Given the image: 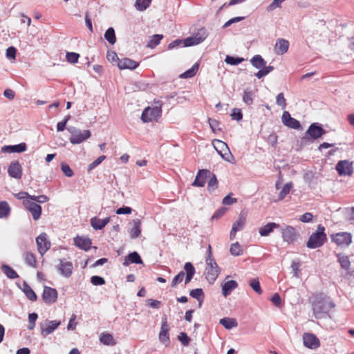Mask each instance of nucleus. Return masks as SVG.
Segmentation results:
<instances>
[{"mask_svg":"<svg viewBox=\"0 0 354 354\" xmlns=\"http://www.w3.org/2000/svg\"><path fill=\"white\" fill-rule=\"evenodd\" d=\"M304 345L310 349H317L320 346V341L315 335L310 333H305L303 335Z\"/></svg>","mask_w":354,"mask_h":354,"instance_id":"2eb2a0df","label":"nucleus"},{"mask_svg":"<svg viewBox=\"0 0 354 354\" xmlns=\"http://www.w3.org/2000/svg\"><path fill=\"white\" fill-rule=\"evenodd\" d=\"M91 282L94 286H101L105 284L104 279L100 276L97 275L91 277Z\"/></svg>","mask_w":354,"mask_h":354,"instance_id":"680f3d73","label":"nucleus"},{"mask_svg":"<svg viewBox=\"0 0 354 354\" xmlns=\"http://www.w3.org/2000/svg\"><path fill=\"white\" fill-rule=\"evenodd\" d=\"M37 317H38V315L35 313L29 314V315H28V322L29 323H28V329L32 330L35 328V322H36Z\"/></svg>","mask_w":354,"mask_h":354,"instance_id":"bf43d9fd","label":"nucleus"},{"mask_svg":"<svg viewBox=\"0 0 354 354\" xmlns=\"http://www.w3.org/2000/svg\"><path fill=\"white\" fill-rule=\"evenodd\" d=\"M56 268L59 274L64 277L68 278L73 273V266L71 261L59 259V264Z\"/></svg>","mask_w":354,"mask_h":354,"instance_id":"dca6fc26","label":"nucleus"},{"mask_svg":"<svg viewBox=\"0 0 354 354\" xmlns=\"http://www.w3.org/2000/svg\"><path fill=\"white\" fill-rule=\"evenodd\" d=\"M139 66V63L134 60L125 57L121 59L118 62V66L120 69H136Z\"/></svg>","mask_w":354,"mask_h":354,"instance_id":"5701e85b","label":"nucleus"},{"mask_svg":"<svg viewBox=\"0 0 354 354\" xmlns=\"http://www.w3.org/2000/svg\"><path fill=\"white\" fill-rule=\"evenodd\" d=\"M74 245L84 250H88L91 248V240L89 238L76 236L74 238Z\"/></svg>","mask_w":354,"mask_h":354,"instance_id":"b1692460","label":"nucleus"},{"mask_svg":"<svg viewBox=\"0 0 354 354\" xmlns=\"http://www.w3.org/2000/svg\"><path fill=\"white\" fill-rule=\"evenodd\" d=\"M251 288L259 295L262 293V290L260 286V283L258 279H252L250 282Z\"/></svg>","mask_w":354,"mask_h":354,"instance_id":"5fc2aeb1","label":"nucleus"},{"mask_svg":"<svg viewBox=\"0 0 354 354\" xmlns=\"http://www.w3.org/2000/svg\"><path fill=\"white\" fill-rule=\"evenodd\" d=\"M38 252L44 255L50 248L51 243L46 233L43 232L36 238Z\"/></svg>","mask_w":354,"mask_h":354,"instance_id":"9b49d317","label":"nucleus"},{"mask_svg":"<svg viewBox=\"0 0 354 354\" xmlns=\"http://www.w3.org/2000/svg\"><path fill=\"white\" fill-rule=\"evenodd\" d=\"M337 261L339 263L341 268L344 270H348L351 266L348 257L342 254H337Z\"/></svg>","mask_w":354,"mask_h":354,"instance_id":"e433bc0d","label":"nucleus"},{"mask_svg":"<svg viewBox=\"0 0 354 354\" xmlns=\"http://www.w3.org/2000/svg\"><path fill=\"white\" fill-rule=\"evenodd\" d=\"M208 36V32L205 28H200L192 37L183 39L184 46H192L202 43Z\"/></svg>","mask_w":354,"mask_h":354,"instance_id":"423d86ee","label":"nucleus"},{"mask_svg":"<svg viewBox=\"0 0 354 354\" xmlns=\"http://www.w3.org/2000/svg\"><path fill=\"white\" fill-rule=\"evenodd\" d=\"M244 58L227 55L225 62L230 65L236 66L244 61Z\"/></svg>","mask_w":354,"mask_h":354,"instance_id":"de8ad7c7","label":"nucleus"},{"mask_svg":"<svg viewBox=\"0 0 354 354\" xmlns=\"http://www.w3.org/2000/svg\"><path fill=\"white\" fill-rule=\"evenodd\" d=\"M189 295L198 300L199 302V306H201L202 302L204 299V292L202 288H196L190 291Z\"/></svg>","mask_w":354,"mask_h":354,"instance_id":"58836bf2","label":"nucleus"},{"mask_svg":"<svg viewBox=\"0 0 354 354\" xmlns=\"http://www.w3.org/2000/svg\"><path fill=\"white\" fill-rule=\"evenodd\" d=\"M8 173L12 178L20 179L22 176V167L18 161H12L8 167Z\"/></svg>","mask_w":354,"mask_h":354,"instance_id":"aec40b11","label":"nucleus"},{"mask_svg":"<svg viewBox=\"0 0 354 354\" xmlns=\"http://www.w3.org/2000/svg\"><path fill=\"white\" fill-rule=\"evenodd\" d=\"M250 62L254 67L260 70H262V68L265 66V64H266V62L259 55H254L250 59Z\"/></svg>","mask_w":354,"mask_h":354,"instance_id":"473e14b6","label":"nucleus"},{"mask_svg":"<svg viewBox=\"0 0 354 354\" xmlns=\"http://www.w3.org/2000/svg\"><path fill=\"white\" fill-rule=\"evenodd\" d=\"M178 339L185 346H188L191 342L190 337L187 335V333L184 332L180 333V334L178 336Z\"/></svg>","mask_w":354,"mask_h":354,"instance_id":"864d4df0","label":"nucleus"},{"mask_svg":"<svg viewBox=\"0 0 354 354\" xmlns=\"http://www.w3.org/2000/svg\"><path fill=\"white\" fill-rule=\"evenodd\" d=\"M226 209H227L223 207L219 208L214 213V214L212 216V219L216 220V219L220 218L223 215L225 214Z\"/></svg>","mask_w":354,"mask_h":354,"instance_id":"338daca9","label":"nucleus"},{"mask_svg":"<svg viewBox=\"0 0 354 354\" xmlns=\"http://www.w3.org/2000/svg\"><path fill=\"white\" fill-rule=\"evenodd\" d=\"M184 270L186 272L185 284H187L191 281L193 277L194 276L196 270L193 264L190 262L185 263V264L184 265Z\"/></svg>","mask_w":354,"mask_h":354,"instance_id":"7c9ffc66","label":"nucleus"},{"mask_svg":"<svg viewBox=\"0 0 354 354\" xmlns=\"http://www.w3.org/2000/svg\"><path fill=\"white\" fill-rule=\"evenodd\" d=\"M293 184L292 182L287 183L286 185H284L279 194L278 201L283 200L290 193Z\"/></svg>","mask_w":354,"mask_h":354,"instance_id":"a18cd8bd","label":"nucleus"},{"mask_svg":"<svg viewBox=\"0 0 354 354\" xmlns=\"http://www.w3.org/2000/svg\"><path fill=\"white\" fill-rule=\"evenodd\" d=\"M104 38L111 45H113L116 42V37L113 28L110 27L106 30L104 34Z\"/></svg>","mask_w":354,"mask_h":354,"instance_id":"a19ab883","label":"nucleus"},{"mask_svg":"<svg viewBox=\"0 0 354 354\" xmlns=\"http://www.w3.org/2000/svg\"><path fill=\"white\" fill-rule=\"evenodd\" d=\"M335 169L339 176H351L353 173V162L348 160H339Z\"/></svg>","mask_w":354,"mask_h":354,"instance_id":"f8f14e48","label":"nucleus"},{"mask_svg":"<svg viewBox=\"0 0 354 354\" xmlns=\"http://www.w3.org/2000/svg\"><path fill=\"white\" fill-rule=\"evenodd\" d=\"M207 252V257L206 258V268L205 270V274L209 283H213L218 277L221 272V269L212 257L210 245L208 246Z\"/></svg>","mask_w":354,"mask_h":354,"instance_id":"f03ea898","label":"nucleus"},{"mask_svg":"<svg viewBox=\"0 0 354 354\" xmlns=\"http://www.w3.org/2000/svg\"><path fill=\"white\" fill-rule=\"evenodd\" d=\"M10 207L8 202L0 201V218H7L10 214Z\"/></svg>","mask_w":354,"mask_h":354,"instance_id":"c9c22d12","label":"nucleus"},{"mask_svg":"<svg viewBox=\"0 0 354 354\" xmlns=\"http://www.w3.org/2000/svg\"><path fill=\"white\" fill-rule=\"evenodd\" d=\"M151 1L152 0H136L135 7L139 11H144L149 7Z\"/></svg>","mask_w":354,"mask_h":354,"instance_id":"37998d69","label":"nucleus"},{"mask_svg":"<svg viewBox=\"0 0 354 354\" xmlns=\"http://www.w3.org/2000/svg\"><path fill=\"white\" fill-rule=\"evenodd\" d=\"M275 228H281L280 225L271 222L260 227L259 232L261 236H267L272 232Z\"/></svg>","mask_w":354,"mask_h":354,"instance_id":"cd10ccee","label":"nucleus"},{"mask_svg":"<svg viewBox=\"0 0 354 354\" xmlns=\"http://www.w3.org/2000/svg\"><path fill=\"white\" fill-rule=\"evenodd\" d=\"M105 156H99L95 160L91 162L88 167V172H91L94 168L98 166L104 160H105Z\"/></svg>","mask_w":354,"mask_h":354,"instance_id":"052dcab7","label":"nucleus"},{"mask_svg":"<svg viewBox=\"0 0 354 354\" xmlns=\"http://www.w3.org/2000/svg\"><path fill=\"white\" fill-rule=\"evenodd\" d=\"M283 241L288 244L294 243L299 236L297 230L290 225H286L285 227L280 228Z\"/></svg>","mask_w":354,"mask_h":354,"instance_id":"6e6552de","label":"nucleus"},{"mask_svg":"<svg viewBox=\"0 0 354 354\" xmlns=\"http://www.w3.org/2000/svg\"><path fill=\"white\" fill-rule=\"evenodd\" d=\"M26 149V144L21 142L15 145H5L1 148V151L4 153H21L25 151Z\"/></svg>","mask_w":354,"mask_h":354,"instance_id":"4be33fe9","label":"nucleus"},{"mask_svg":"<svg viewBox=\"0 0 354 354\" xmlns=\"http://www.w3.org/2000/svg\"><path fill=\"white\" fill-rule=\"evenodd\" d=\"M23 204L26 209L28 210L32 214V218L35 221H37L40 218L42 211L40 205L29 199H25L23 201Z\"/></svg>","mask_w":354,"mask_h":354,"instance_id":"1a4fd4ad","label":"nucleus"},{"mask_svg":"<svg viewBox=\"0 0 354 354\" xmlns=\"http://www.w3.org/2000/svg\"><path fill=\"white\" fill-rule=\"evenodd\" d=\"M143 263L141 257L137 252L129 253L124 259V266H128L130 263L142 264Z\"/></svg>","mask_w":354,"mask_h":354,"instance_id":"a878e982","label":"nucleus"},{"mask_svg":"<svg viewBox=\"0 0 354 354\" xmlns=\"http://www.w3.org/2000/svg\"><path fill=\"white\" fill-rule=\"evenodd\" d=\"M29 200H31L32 201H35V203L38 204V203H46V202L48 201L49 198L46 195H39V196L30 195Z\"/></svg>","mask_w":354,"mask_h":354,"instance_id":"603ef678","label":"nucleus"},{"mask_svg":"<svg viewBox=\"0 0 354 354\" xmlns=\"http://www.w3.org/2000/svg\"><path fill=\"white\" fill-rule=\"evenodd\" d=\"M230 251L233 256H240L243 254V249L238 242L231 245Z\"/></svg>","mask_w":354,"mask_h":354,"instance_id":"8fccbe9b","label":"nucleus"},{"mask_svg":"<svg viewBox=\"0 0 354 354\" xmlns=\"http://www.w3.org/2000/svg\"><path fill=\"white\" fill-rule=\"evenodd\" d=\"M141 221L139 218H135L129 223L131 228L129 230L130 237L133 239L138 238L141 234Z\"/></svg>","mask_w":354,"mask_h":354,"instance_id":"412c9836","label":"nucleus"},{"mask_svg":"<svg viewBox=\"0 0 354 354\" xmlns=\"http://www.w3.org/2000/svg\"><path fill=\"white\" fill-rule=\"evenodd\" d=\"M209 180L207 183V189L209 192H212L218 187V180L215 174H212L209 177Z\"/></svg>","mask_w":354,"mask_h":354,"instance_id":"c03bdc74","label":"nucleus"},{"mask_svg":"<svg viewBox=\"0 0 354 354\" xmlns=\"http://www.w3.org/2000/svg\"><path fill=\"white\" fill-rule=\"evenodd\" d=\"M312 306L315 317L317 319L325 317L329 311L335 307L330 299L322 294L315 295L312 299Z\"/></svg>","mask_w":354,"mask_h":354,"instance_id":"f257e3e1","label":"nucleus"},{"mask_svg":"<svg viewBox=\"0 0 354 354\" xmlns=\"http://www.w3.org/2000/svg\"><path fill=\"white\" fill-rule=\"evenodd\" d=\"M21 290L24 292L26 297L30 301H35L37 299V296L26 281H23L22 286H19Z\"/></svg>","mask_w":354,"mask_h":354,"instance_id":"c756f323","label":"nucleus"},{"mask_svg":"<svg viewBox=\"0 0 354 354\" xmlns=\"http://www.w3.org/2000/svg\"><path fill=\"white\" fill-rule=\"evenodd\" d=\"M162 38V35H153L151 37V39L147 44V47L151 48H155L160 43V41Z\"/></svg>","mask_w":354,"mask_h":354,"instance_id":"49530a36","label":"nucleus"},{"mask_svg":"<svg viewBox=\"0 0 354 354\" xmlns=\"http://www.w3.org/2000/svg\"><path fill=\"white\" fill-rule=\"evenodd\" d=\"M100 341L104 345L113 346L115 344L113 335L109 333H102L100 337Z\"/></svg>","mask_w":354,"mask_h":354,"instance_id":"ea45409f","label":"nucleus"},{"mask_svg":"<svg viewBox=\"0 0 354 354\" xmlns=\"http://www.w3.org/2000/svg\"><path fill=\"white\" fill-rule=\"evenodd\" d=\"M333 242L339 246H348L352 242V236L348 232H339L330 236Z\"/></svg>","mask_w":354,"mask_h":354,"instance_id":"9d476101","label":"nucleus"},{"mask_svg":"<svg viewBox=\"0 0 354 354\" xmlns=\"http://www.w3.org/2000/svg\"><path fill=\"white\" fill-rule=\"evenodd\" d=\"M301 263L299 261L293 260L291 263V268L293 271V276L295 277H299V268H300Z\"/></svg>","mask_w":354,"mask_h":354,"instance_id":"4d7b16f0","label":"nucleus"},{"mask_svg":"<svg viewBox=\"0 0 354 354\" xmlns=\"http://www.w3.org/2000/svg\"><path fill=\"white\" fill-rule=\"evenodd\" d=\"M273 70H274L273 66H266V64H265V66L262 68V70H259L257 73H255V76L258 79H261L263 77L269 74Z\"/></svg>","mask_w":354,"mask_h":354,"instance_id":"3c124183","label":"nucleus"},{"mask_svg":"<svg viewBox=\"0 0 354 354\" xmlns=\"http://www.w3.org/2000/svg\"><path fill=\"white\" fill-rule=\"evenodd\" d=\"M326 133V131L322 128L321 124L318 122L313 123L301 138V142L302 144H307L310 140H317Z\"/></svg>","mask_w":354,"mask_h":354,"instance_id":"20e7f679","label":"nucleus"},{"mask_svg":"<svg viewBox=\"0 0 354 354\" xmlns=\"http://www.w3.org/2000/svg\"><path fill=\"white\" fill-rule=\"evenodd\" d=\"M185 273L184 271H180L172 280L171 287H176L177 284L181 283L185 277Z\"/></svg>","mask_w":354,"mask_h":354,"instance_id":"6e6d98bb","label":"nucleus"},{"mask_svg":"<svg viewBox=\"0 0 354 354\" xmlns=\"http://www.w3.org/2000/svg\"><path fill=\"white\" fill-rule=\"evenodd\" d=\"M289 48V41L285 39H278L275 46L274 51L277 55H283Z\"/></svg>","mask_w":354,"mask_h":354,"instance_id":"bb28decb","label":"nucleus"},{"mask_svg":"<svg viewBox=\"0 0 354 354\" xmlns=\"http://www.w3.org/2000/svg\"><path fill=\"white\" fill-rule=\"evenodd\" d=\"M211 174L212 172L209 170L199 169L196 176L195 180L192 183V186L199 187H204L207 178L209 177Z\"/></svg>","mask_w":354,"mask_h":354,"instance_id":"f3484780","label":"nucleus"},{"mask_svg":"<svg viewBox=\"0 0 354 354\" xmlns=\"http://www.w3.org/2000/svg\"><path fill=\"white\" fill-rule=\"evenodd\" d=\"M66 60L68 62H70L71 64H75L78 62L80 55L76 53L71 52V53H66Z\"/></svg>","mask_w":354,"mask_h":354,"instance_id":"13d9d810","label":"nucleus"},{"mask_svg":"<svg viewBox=\"0 0 354 354\" xmlns=\"http://www.w3.org/2000/svg\"><path fill=\"white\" fill-rule=\"evenodd\" d=\"M276 103L283 109L286 108V102L283 93H280L277 95L276 97Z\"/></svg>","mask_w":354,"mask_h":354,"instance_id":"0e129e2a","label":"nucleus"},{"mask_svg":"<svg viewBox=\"0 0 354 354\" xmlns=\"http://www.w3.org/2000/svg\"><path fill=\"white\" fill-rule=\"evenodd\" d=\"M219 323L227 330L237 326V322L234 318L224 317L220 319Z\"/></svg>","mask_w":354,"mask_h":354,"instance_id":"f704fd0d","label":"nucleus"},{"mask_svg":"<svg viewBox=\"0 0 354 354\" xmlns=\"http://www.w3.org/2000/svg\"><path fill=\"white\" fill-rule=\"evenodd\" d=\"M254 93L250 90H245L243 95V101L247 105H251L253 103Z\"/></svg>","mask_w":354,"mask_h":354,"instance_id":"09e8293b","label":"nucleus"},{"mask_svg":"<svg viewBox=\"0 0 354 354\" xmlns=\"http://www.w3.org/2000/svg\"><path fill=\"white\" fill-rule=\"evenodd\" d=\"M231 117L232 120H235L236 121L241 120L243 118V113L241 110L239 109H234L231 114Z\"/></svg>","mask_w":354,"mask_h":354,"instance_id":"69168bd1","label":"nucleus"},{"mask_svg":"<svg viewBox=\"0 0 354 354\" xmlns=\"http://www.w3.org/2000/svg\"><path fill=\"white\" fill-rule=\"evenodd\" d=\"M58 292L56 289L45 286L42 293V299L48 305L56 302Z\"/></svg>","mask_w":354,"mask_h":354,"instance_id":"4468645a","label":"nucleus"},{"mask_svg":"<svg viewBox=\"0 0 354 354\" xmlns=\"http://www.w3.org/2000/svg\"><path fill=\"white\" fill-rule=\"evenodd\" d=\"M209 124L214 132L221 130V128L219 127V122L218 120L209 118Z\"/></svg>","mask_w":354,"mask_h":354,"instance_id":"774afa93","label":"nucleus"},{"mask_svg":"<svg viewBox=\"0 0 354 354\" xmlns=\"http://www.w3.org/2000/svg\"><path fill=\"white\" fill-rule=\"evenodd\" d=\"M246 213L242 211L239 215L238 219L233 223L232 228H235L238 231L242 230L246 223Z\"/></svg>","mask_w":354,"mask_h":354,"instance_id":"2f4dec72","label":"nucleus"},{"mask_svg":"<svg viewBox=\"0 0 354 354\" xmlns=\"http://www.w3.org/2000/svg\"><path fill=\"white\" fill-rule=\"evenodd\" d=\"M61 324L60 321L57 320H46L44 322L40 323V328L41 330V334L44 337L53 333L59 326Z\"/></svg>","mask_w":354,"mask_h":354,"instance_id":"ddd939ff","label":"nucleus"},{"mask_svg":"<svg viewBox=\"0 0 354 354\" xmlns=\"http://www.w3.org/2000/svg\"><path fill=\"white\" fill-rule=\"evenodd\" d=\"M1 270L6 277L10 279H15L19 277L17 272L8 265H2Z\"/></svg>","mask_w":354,"mask_h":354,"instance_id":"4c0bfd02","label":"nucleus"},{"mask_svg":"<svg viewBox=\"0 0 354 354\" xmlns=\"http://www.w3.org/2000/svg\"><path fill=\"white\" fill-rule=\"evenodd\" d=\"M61 169L65 176L67 177H72L74 174L73 170L71 169L68 165L62 163L61 165Z\"/></svg>","mask_w":354,"mask_h":354,"instance_id":"e2e57ef3","label":"nucleus"},{"mask_svg":"<svg viewBox=\"0 0 354 354\" xmlns=\"http://www.w3.org/2000/svg\"><path fill=\"white\" fill-rule=\"evenodd\" d=\"M110 221V217L100 219L97 216L93 217L90 220L91 225L96 230H102Z\"/></svg>","mask_w":354,"mask_h":354,"instance_id":"393cba45","label":"nucleus"},{"mask_svg":"<svg viewBox=\"0 0 354 354\" xmlns=\"http://www.w3.org/2000/svg\"><path fill=\"white\" fill-rule=\"evenodd\" d=\"M281 120L283 124L289 128L293 129H299L301 128V124L299 121L291 117L288 111L283 112Z\"/></svg>","mask_w":354,"mask_h":354,"instance_id":"a211bd4d","label":"nucleus"},{"mask_svg":"<svg viewBox=\"0 0 354 354\" xmlns=\"http://www.w3.org/2000/svg\"><path fill=\"white\" fill-rule=\"evenodd\" d=\"M238 286V283L234 280H230L225 281L222 285V294L227 297L231 294V292L236 288Z\"/></svg>","mask_w":354,"mask_h":354,"instance_id":"c85d7f7f","label":"nucleus"},{"mask_svg":"<svg viewBox=\"0 0 354 354\" xmlns=\"http://www.w3.org/2000/svg\"><path fill=\"white\" fill-rule=\"evenodd\" d=\"M68 131L71 133L69 140L73 145L82 143L89 138L91 136L89 130L81 131L75 128H72L71 129H68Z\"/></svg>","mask_w":354,"mask_h":354,"instance_id":"0eeeda50","label":"nucleus"},{"mask_svg":"<svg viewBox=\"0 0 354 354\" xmlns=\"http://www.w3.org/2000/svg\"><path fill=\"white\" fill-rule=\"evenodd\" d=\"M157 105L154 107L146 108L141 115V120L143 122H149L157 120L162 113V103L159 101L156 102Z\"/></svg>","mask_w":354,"mask_h":354,"instance_id":"39448f33","label":"nucleus"},{"mask_svg":"<svg viewBox=\"0 0 354 354\" xmlns=\"http://www.w3.org/2000/svg\"><path fill=\"white\" fill-rule=\"evenodd\" d=\"M199 68V64L195 63L192 68L185 71L183 73L180 75V78L187 79L193 77L197 73Z\"/></svg>","mask_w":354,"mask_h":354,"instance_id":"72a5a7b5","label":"nucleus"},{"mask_svg":"<svg viewBox=\"0 0 354 354\" xmlns=\"http://www.w3.org/2000/svg\"><path fill=\"white\" fill-rule=\"evenodd\" d=\"M327 241V235L325 233V227L319 224L315 232L309 237L306 246L310 249H315L322 247Z\"/></svg>","mask_w":354,"mask_h":354,"instance_id":"7ed1b4c3","label":"nucleus"},{"mask_svg":"<svg viewBox=\"0 0 354 354\" xmlns=\"http://www.w3.org/2000/svg\"><path fill=\"white\" fill-rule=\"evenodd\" d=\"M25 262L27 265L31 267L35 268L37 266V261L35 256L32 252H26L24 254Z\"/></svg>","mask_w":354,"mask_h":354,"instance_id":"79ce46f5","label":"nucleus"},{"mask_svg":"<svg viewBox=\"0 0 354 354\" xmlns=\"http://www.w3.org/2000/svg\"><path fill=\"white\" fill-rule=\"evenodd\" d=\"M169 326L167 323V318H162L160 331L159 333V339L163 344H169L170 342L169 335Z\"/></svg>","mask_w":354,"mask_h":354,"instance_id":"6ab92c4d","label":"nucleus"}]
</instances>
